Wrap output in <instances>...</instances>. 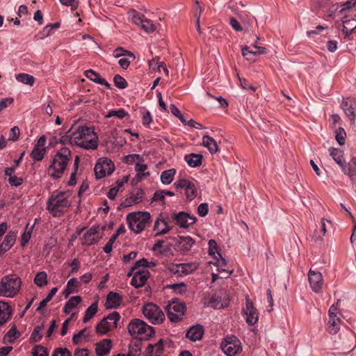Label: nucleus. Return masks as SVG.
Instances as JSON below:
<instances>
[{"label": "nucleus", "mask_w": 356, "mask_h": 356, "mask_svg": "<svg viewBox=\"0 0 356 356\" xmlns=\"http://www.w3.org/2000/svg\"><path fill=\"white\" fill-rule=\"evenodd\" d=\"M74 145L85 149H96L98 146V136L93 127H78L74 131Z\"/></svg>", "instance_id": "1"}, {"label": "nucleus", "mask_w": 356, "mask_h": 356, "mask_svg": "<svg viewBox=\"0 0 356 356\" xmlns=\"http://www.w3.org/2000/svg\"><path fill=\"white\" fill-rule=\"evenodd\" d=\"M71 159V152L67 147L61 148L54 156L48 168L49 175L54 179H59L64 173Z\"/></svg>", "instance_id": "2"}, {"label": "nucleus", "mask_w": 356, "mask_h": 356, "mask_svg": "<svg viewBox=\"0 0 356 356\" xmlns=\"http://www.w3.org/2000/svg\"><path fill=\"white\" fill-rule=\"evenodd\" d=\"M70 195L67 192L54 191L47 202V210L54 217H60L64 214L63 209L70 206Z\"/></svg>", "instance_id": "3"}, {"label": "nucleus", "mask_w": 356, "mask_h": 356, "mask_svg": "<svg viewBox=\"0 0 356 356\" xmlns=\"http://www.w3.org/2000/svg\"><path fill=\"white\" fill-rule=\"evenodd\" d=\"M329 152L334 161L340 165L343 173L356 184V157L352 158L350 161L346 163L343 161V152L341 149L330 147Z\"/></svg>", "instance_id": "4"}, {"label": "nucleus", "mask_w": 356, "mask_h": 356, "mask_svg": "<svg viewBox=\"0 0 356 356\" xmlns=\"http://www.w3.org/2000/svg\"><path fill=\"white\" fill-rule=\"evenodd\" d=\"M128 332L131 336L140 341L147 340L155 333L152 326L138 318L131 321L128 325Z\"/></svg>", "instance_id": "5"}, {"label": "nucleus", "mask_w": 356, "mask_h": 356, "mask_svg": "<svg viewBox=\"0 0 356 356\" xmlns=\"http://www.w3.org/2000/svg\"><path fill=\"white\" fill-rule=\"evenodd\" d=\"M148 211H135L127 214V222L129 228L136 234H140L150 222Z\"/></svg>", "instance_id": "6"}, {"label": "nucleus", "mask_w": 356, "mask_h": 356, "mask_svg": "<svg viewBox=\"0 0 356 356\" xmlns=\"http://www.w3.org/2000/svg\"><path fill=\"white\" fill-rule=\"evenodd\" d=\"M22 281L19 277L7 275L0 283V296L13 298L19 291Z\"/></svg>", "instance_id": "7"}, {"label": "nucleus", "mask_w": 356, "mask_h": 356, "mask_svg": "<svg viewBox=\"0 0 356 356\" xmlns=\"http://www.w3.org/2000/svg\"><path fill=\"white\" fill-rule=\"evenodd\" d=\"M168 318L171 322H179L183 318L186 310V305L177 299L172 300L165 308Z\"/></svg>", "instance_id": "8"}, {"label": "nucleus", "mask_w": 356, "mask_h": 356, "mask_svg": "<svg viewBox=\"0 0 356 356\" xmlns=\"http://www.w3.org/2000/svg\"><path fill=\"white\" fill-rule=\"evenodd\" d=\"M144 316L153 324H161L165 319L162 310L154 303H147L143 307Z\"/></svg>", "instance_id": "9"}, {"label": "nucleus", "mask_w": 356, "mask_h": 356, "mask_svg": "<svg viewBox=\"0 0 356 356\" xmlns=\"http://www.w3.org/2000/svg\"><path fill=\"white\" fill-rule=\"evenodd\" d=\"M115 170L113 161L106 158H100L95 166L94 170L97 179H102L106 175H111Z\"/></svg>", "instance_id": "10"}, {"label": "nucleus", "mask_w": 356, "mask_h": 356, "mask_svg": "<svg viewBox=\"0 0 356 356\" xmlns=\"http://www.w3.org/2000/svg\"><path fill=\"white\" fill-rule=\"evenodd\" d=\"M221 349L227 356H235L241 351V343L236 337L232 335L224 339Z\"/></svg>", "instance_id": "11"}, {"label": "nucleus", "mask_w": 356, "mask_h": 356, "mask_svg": "<svg viewBox=\"0 0 356 356\" xmlns=\"http://www.w3.org/2000/svg\"><path fill=\"white\" fill-rule=\"evenodd\" d=\"M120 314L117 312H113L109 314L107 316L103 318L101 321L96 326V331L101 334H106L110 331V325L111 321L114 326L117 327V322L120 320Z\"/></svg>", "instance_id": "12"}, {"label": "nucleus", "mask_w": 356, "mask_h": 356, "mask_svg": "<svg viewBox=\"0 0 356 356\" xmlns=\"http://www.w3.org/2000/svg\"><path fill=\"white\" fill-rule=\"evenodd\" d=\"M171 218L172 220L176 221L177 225H179L181 228H188L197 221V218L195 216H190L189 213L184 211L173 213Z\"/></svg>", "instance_id": "13"}, {"label": "nucleus", "mask_w": 356, "mask_h": 356, "mask_svg": "<svg viewBox=\"0 0 356 356\" xmlns=\"http://www.w3.org/2000/svg\"><path fill=\"white\" fill-rule=\"evenodd\" d=\"M243 313L245 316V321L248 325H253L258 321L259 316L257 309L248 298H246L245 308L243 310Z\"/></svg>", "instance_id": "14"}, {"label": "nucleus", "mask_w": 356, "mask_h": 356, "mask_svg": "<svg viewBox=\"0 0 356 356\" xmlns=\"http://www.w3.org/2000/svg\"><path fill=\"white\" fill-rule=\"evenodd\" d=\"M308 279L312 291L316 293L320 292L323 281L321 273L310 269L308 272Z\"/></svg>", "instance_id": "15"}, {"label": "nucleus", "mask_w": 356, "mask_h": 356, "mask_svg": "<svg viewBox=\"0 0 356 356\" xmlns=\"http://www.w3.org/2000/svg\"><path fill=\"white\" fill-rule=\"evenodd\" d=\"M149 276V273L147 270H138L134 274L131 281V284L136 288L141 287L145 285Z\"/></svg>", "instance_id": "16"}, {"label": "nucleus", "mask_w": 356, "mask_h": 356, "mask_svg": "<svg viewBox=\"0 0 356 356\" xmlns=\"http://www.w3.org/2000/svg\"><path fill=\"white\" fill-rule=\"evenodd\" d=\"M195 241L191 236H178V239L176 241L175 245L179 251L182 253L188 252L193 244Z\"/></svg>", "instance_id": "17"}, {"label": "nucleus", "mask_w": 356, "mask_h": 356, "mask_svg": "<svg viewBox=\"0 0 356 356\" xmlns=\"http://www.w3.org/2000/svg\"><path fill=\"white\" fill-rule=\"evenodd\" d=\"M122 302V297L118 293L111 291L106 296L105 307L107 309L118 308Z\"/></svg>", "instance_id": "18"}, {"label": "nucleus", "mask_w": 356, "mask_h": 356, "mask_svg": "<svg viewBox=\"0 0 356 356\" xmlns=\"http://www.w3.org/2000/svg\"><path fill=\"white\" fill-rule=\"evenodd\" d=\"M99 232V226L91 227L83 235V244L85 245H91L98 241V237H96Z\"/></svg>", "instance_id": "19"}, {"label": "nucleus", "mask_w": 356, "mask_h": 356, "mask_svg": "<svg viewBox=\"0 0 356 356\" xmlns=\"http://www.w3.org/2000/svg\"><path fill=\"white\" fill-rule=\"evenodd\" d=\"M95 353L97 356L107 355L112 348L111 339H105L96 343Z\"/></svg>", "instance_id": "20"}, {"label": "nucleus", "mask_w": 356, "mask_h": 356, "mask_svg": "<svg viewBox=\"0 0 356 356\" xmlns=\"http://www.w3.org/2000/svg\"><path fill=\"white\" fill-rule=\"evenodd\" d=\"M15 240L16 234L14 232H9L0 244V256H2L13 247Z\"/></svg>", "instance_id": "21"}, {"label": "nucleus", "mask_w": 356, "mask_h": 356, "mask_svg": "<svg viewBox=\"0 0 356 356\" xmlns=\"http://www.w3.org/2000/svg\"><path fill=\"white\" fill-rule=\"evenodd\" d=\"M204 327L200 324L191 326L187 331L186 337L193 341L200 340L204 334Z\"/></svg>", "instance_id": "22"}, {"label": "nucleus", "mask_w": 356, "mask_h": 356, "mask_svg": "<svg viewBox=\"0 0 356 356\" xmlns=\"http://www.w3.org/2000/svg\"><path fill=\"white\" fill-rule=\"evenodd\" d=\"M12 309L8 302L0 300V326L6 323L10 318Z\"/></svg>", "instance_id": "23"}, {"label": "nucleus", "mask_w": 356, "mask_h": 356, "mask_svg": "<svg viewBox=\"0 0 356 356\" xmlns=\"http://www.w3.org/2000/svg\"><path fill=\"white\" fill-rule=\"evenodd\" d=\"M202 145L208 149L212 154L218 152V146L217 142L211 136L204 135L202 137Z\"/></svg>", "instance_id": "24"}, {"label": "nucleus", "mask_w": 356, "mask_h": 356, "mask_svg": "<svg viewBox=\"0 0 356 356\" xmlns=\"http://www.w3.org/2000/svg\"><path fill=\"white\" fill-rule=\"evenodd\" d=\"M203 156L202 154H186L184 157V160L186 161L188 165L192 168L199 167L202 165Z\"/></svg>", "instance_id": "25"}, {"label": "nucleus", "mask_w": 356, "mask_h": 356, "mask_svg": "<svg viewBox=\"0 0 356 356\" xmlns=\"http://www.w3.org/2000/svg\"><path fill=\"white\" fill-rule=\"evenodd\" d=\"M82 300L79 296L71 297L68 301L66 302L63 308L65 314H69L74 308H75Z\"/></svg>", "instance_id": "26"}, {"label": "nucleus", "mask_w": 356, "mask_h": 356, "mask_svg": "<svg viewBox=\"0 0 356 356\" xmlns=\"http://www.w3.org/2000/svg\"><path fill=\"white\" fill-rule=\"evenodd\" d=\"M20 335V332L17 330L16 325H14L4 336L3 342L5 343H13L15 339H18Z\"/></svg>", "instance_id": "27"}, {"label": "nucleus", "mask_w": 356, "mask_h": 356, "mask_svg": "<svg viewBox=\"0 0 356 356\" xmlns=\"http://www.w3.org/2000/svg\"><path fill=\"white\" fill-rule=\"evenodd\" d=\"M179 265H180L179 267L181 276L186 275L194 272L198 267V264L195 262L181 263L179 264Z\"/></svg>", "instance_id": "28"}, {"label": "nucleus", "mask_w": 356, "mask_h": 356, "mask_svg": "<svg viewBox=\"0 0 356 356\" xmlns=\"http://www.w3.org/2000/svg\"><path fill=\"white\" fill-rule=\"evenodd\" d=\"M79 282L74 277L71 278L67 283V286L63 291V295L65 298H67L70 294L77 291L76 288L79 286Z\"/></svg>", "instance_id": "29"}, {"label": "nucleus", "mask_w": 356, "mask_h": 356, "mask_svg": "<svg viewBox=\"0 0 356 356\" xmlns=\"http://www.w3.org/2000/svg\"><path fill=\"white\" fill-rule=\"evenodd\" d=\"M98 310V305L97 302H95L92 303L90 306L88 307L85 312L84 317L83 318V322L84 323H87L88 321H90L97 312Z\"/></svg>", "instance_id": "30"}, {"label": "nucleus", "mask_w": 356, "mask_h": 356, "mask_svg": "<svg viewBox=\"0 0 356 356\" xmlns=\"http://www.w3.org/2000/svg\"><path fill=\"white\" fill-rule=\"evenodd\" d=\"M175 172L176 171L173 168L163 171L161 175V182L163 184H170L173 180Z\"/></svg>", "instance_id": "31"}, {"label": "nucleus", "mask_w": 356, "mask_h": 356, "mask_svg": "<svg viewBox=\"0 0 356 356\" xmlns=\"http://www.w3.org/2000/svg\"><path fill=\"white\" fill-rule=\"evenodd\" d=\"M147 166L143 163H137L135 166V170L137 172L136 175V179L137 181H140L145 176L149 175V172H144V171L147 169Z\"/></svg>", "instance_id": "32"}, {"label": "nucleus", "mask_w": 356, "mask_h": 356, "mask_svg": "<svg viewBox=\"0 0 356 356\" xmlns=\"http://www.w3.org/2000/svg\"><path fill=\"white\" fill-rule=\"evenodd\" d=\"M16 79L22 83L32 86L35 82V78L29 74L20 73L16 76Z\"/></svg>", "instance_id": "33"}, {"label": "nucleus", "mask_w": 356, "mask_h": 356, "mask_svg": "<svg viewBox=\"0 0 356 356\" xmlns=\"http://www.w3.org/2000/svg\"><path fill=\"white\" fill-rule=\"evenodd\" d=\"M47 275L44 271L39 272L34 278V283L39 287H42L47 284Z\"/></svg>", "instance_id": "34"}, {"label": "nucleus", "mask_w": 356, "mask_h": 356, "mask_svg": "<svg viewBox=\"0 0 356 356\" xmlns=\"http://www.w3.org/2000/svg\"><path fill=\"white\" fill-rule=\"evenodd\" d=\"M113 56L115 58H120L122 56H127L129 58H131L132 60H134L136 58L135 55L131 51L126 50L121 47H119L113 50Z\"/></svg>", "instance_id": "35"}, {"label": "nucleus", "mask_w": 356, "mask_h": 356, "mask_svg": "<svg viewBox=\"0 0 356 356\" xmlns=\"http://www.w3.org/2000/svg\"><path fill=\"white\" fill-rule=\"evenodd\" d=\"M218 255L219 257L216 258V265L218 267V270L225 272L227 274V275H231L233 270L225 269L224 268V266H225L227 264L226 259L222 257L220 253H218Z\"/></svg>", "instance_id": "36"}, {"label": "nucleus", "mask_w": 356, "mask_h": 356, "mask_svg": "<svg viewBox=\"0 0 356 356\" xmlns=\"http://www.w3.org/2000/svg\"><path fill=\"white\" fill-rule=\"evenodd\" d=\"M45 152V148H38V147H34L31 153V156L35 161H39L43 159Z\"/></svg>", "instance_id": "37"}, {"label": "nucleus", "mask_w": 356, "mask_h": 356, "mask_svg": "<svg viewBox=\"0 0 356 356\" xmlns=\"http://www.w3.org/2000/svg\"><path fill=\"white\" fill-rule=\"evenodd\" d=\"M166 287L173 289L175 292L181 295L186 293L187 291L186 285L184 282L168 284Z\"/></svg>", "instance_id": "38"}, {"label": "nucleus", "mask_w": 356, "mask_h": 356, "mask_svg": "<svg viewBox=\"0 0 356 356\" xmlns=\"http://www.w3.org/2000/svg\"><path fill=\"white\" fill-rule=\"evenodd\" d=\"M43 329V326H36L31 335V337H30V342L31 343H35V342H38V341H40L42 337V330Z\"/></svg>", "instance_id": "39"}, {"label": "nucleus", "mask_w": 356, "mask_h": 356, "mask_svg": "<svg viewBox=\"0 0 356 356\" xmlns=\"http://www.w3.org/2000/svg\"><path fill=\"white\" fill-rule=\"evenodd\" d=\"M131 14V21L136 25L140 26L145 19V16L138 13L136 10L131 9L129 12Z\"/></svg>", "instance_id": "40"}, {"label": "nucleus", "mask_w": 356, "mask_h": 356, "mask_svg": "<svg viewBox=\"0 0 356 356\" xmlns=\"http://www.w3.org/2000/svg\"><path fill=\"white\" fill-rule=\"evenodd\" d=\"M186 197L190 201L193 200L197 195V189L195 184L192 182L186 187L185 190Z\"/></svg>", "instance_id": "41"}, {"label": "nucleus", "mask_w": 356, "mask_h": 356, "mask_svg": "<svg viewBox=\"0 0 356 356\" xmlns=\"http://www.w3.org/2000/svg\"><path fill=\"white\" fill-rule=\"evenodd\" d=\"M335 139L339 145H343L346 142V134L342 127L338 128L336 131Z\"/></svg>", "instance_id": "42"}, {"label": "nucleus", "mask_w": 356, "mask_h": 356, "mask_svg": "<svg viewBox=\"0 0 356 356\" xmlns=\"http://www.w3.org/2000/svg\"><path fill=\"white\" fill-rule=\"evenodd\" d=\"M33 356H48L49 352L47 348L41 345H35L32 351Z\"/></svg>", "instance_id": "43"}, {"label": "nucleus", "mask_w": 356, "mask_h": 356, "mask_svg": "<svg viewBox=\"0 0 356 356\" xmlns=\"http://www.w3.org/2000/svg\"><path fill=\"white\" fill-rule=\"evenodd\" d=\"M140 27L147 33H153L156 30V27L152 23V21L145 17Z\"/></svg>", "instance_id": "44"}, {"label": "nucleus", "mask_w": 356, "mask_h": 356, "mask_svg": "<svg viewBox=\"0 0 356 356\" xmlns=\"http://www.w3.org/2000/svg\"><path fill=\"white\" fill-rule=\"evenodd\" d=\"M113 82L115 86L120 89H124L127 87V81L119 74L115 75Z\"/></svg>", "instance_id": "45"}, {"label": "nucleus", "mask_w": 356, "mask_h": 356, "mask_svg": "<svg viewBox=\"0 0 356 356\" xmlns=\"http://www.w3.org/2000/svg\"><path fill=\"white\" fill-rule=\"evenodd\" d=\"M336 321H339L340 319L337 318L335 319V318H330L327 325H328V331L331 334H335L339 330V326L337 324Z\"/></svg>", "instance_id": "46"}, {"label": "nucleus", "mask_w": 356, "mask_h": 356, "mask_svg": "<svg viewBox=\"0 0 356 356\" xmlns=\"http://www.w3.org/2000/svg\"><path fill=\"white\" fill-rule=\"evenodd\" d=\"M128 113L123 108H120L118 111H110L106 115V118L116 117L119 119H122L127 116Z\"/></svg>", "instance_id": "47"}, {"label": "nucleus", "mask_w": 356, "mask_h": 356, "mask_svg": "<svg viewBox=\"0 0 356 356\" xmlns=\"http://www.w3.org/2000/svg\"><path fill=\"white\" fill-rule=\"evenodd\" d=\"M84 74L88 79H89L90 80L96 83H99V80L102 79L97 72H95L92 70H88L85 71Z\"/></svg>", "instance_id": "48"}, {"label": "nucleus", "mask_w": 356, "mask_h": 356, "mask_svg": "<svg viewBox=\"0 0 356 356\" xmlns=\"http://www.w3.org/2000/svg\"><path fill=\"white\" fill-rule=\"evenodd\" d=\"M70 129L62 135L60 138V143L62 144L70 143L74 145V132L70 134Z\"/></svg>", "instance_id": "49"}, {"label": "nucleus", "mask_w": 356, "mask_h": 356, "mask_svg": "<svg viewBox=\"0 0 356 356\" xmlns=\"http://www.w3.org/2000/svg\"><path fill=\"white\" fill-rule=\"evenodd\" d=\"M144 194V191L142 188L138 189L136 193H132L130 195L134 200L132 202H134V204H138L142 202L143 200Z\"/></svg>", "instance_id": "50"}, {"label": "nucleus", "mask_w": 356, "mask_h": 356, "mask_svg": "<svg viewBox=\"0 0 356 356\" xmlns=\"http://www.w3.org/2000/svg\"><path fill=\"white\" fill-rule=\"evenodd\" d=\"M170 109L172 114L178 118L184 124L186 123V120L184 118V115L175 104H170Z\"/></svg>", "instance_id": "51"}, {"label": "nucleus", "mask_w": 356, "mask_h": 356, "mask_svg": "<svg viewBox=\"0 0 356 356\" xmlns=\"http://www.w3.org/2000/svg\"><path fill=\"white\" fill-rule=\"evenodd\" d=\"M140 345L136 343L130 345L129 347V352L127 356H138L140 354Z\"/></svg>", "instance_id": "52"}, {"label": "nucleus", "mask_w": 356, "mask_h": 356, "mask_svg": "<svg viewBox=\"0 0 356 356\" xmlns=\"http://www.w3.org/2000/svg\"><path fill=\"white\" fill-rule=\"evenodd\" d=\"M20 134V131L18 127H13L9 133L8 140L16 141L18 140Z\"/></svg>", "instance_id": "53"}, {"label": "nucleus", "mask_w": 356, "mask_h": 356, "mask_svg": "<svg viewBox=\"0 0 356 356\" xmlns=\"http://www.w3.org/2000/svg\"><path fill=\"white\" fill-rule=\"evenodd\" d=\"M209 213V206L207 203H202L197 207V213L201 217L206 216Z\"/></svg>", "instance_id": "54"}, {"label": "nucleus", "mask_w": 356, "mask_h": 356, "mask_svg": "<svg viewBox=\"0 0 356 356\" xmlns=\"http://www.w3.org/2000/svg\"><path fill=\"white\" fill-rule=\"evenodd\" d=\"M52 356H72V354L67 348H57L53 352Z\"/></svg>", "instance_id": "55"}, {"label": "nucleus", "mask_w": 356, "mask_h": 356, "mask_svg": "<svg viewBox=\"0 0 356 356\" xmlns=\"http://www.w3.org/2000/svg\"><path fill=\"white\" fill-rule=\"evenodd\" d=\"M8 183L12 186H15V187L19 186L23 183V179L22 177H18L15 175L10 176V177L8 178Z\"/></svg>", "instance_id": "56"}, {"label": "nucleus", "mask_w": 356, "mask_h": 356, "mask_svg": "<svg viewBox=\"0 0 356 356\" xmlns=\"http://www.w3.org/2000/svg\"><path fill=\"white\" fill-rule=\"evenodd\" d=\"M180 265L179 264H169L168 268V270L174 275L180 277L181 276V272H180Z\"/></svg>", "instance_id": "57"}, {"label": "nucleus", "mask_w": 356, "mask_h": 356, "mask_svg": "<svg viewBox=\"0 0 356 356\" xmlns=\"http://www.w3.org/2000/svg\"><path fill=\"white\" fill-rule=\"evenodd\" d=\"M218 248V246L215 240L211 239L209 241V254L210 255H213L216 252L219 253Z\"/></svg>", "instance_id": "58"}, {"label": "nucleus", "mask_w": 356, "mask_h": 356, "mask_svg": "<svg viewBox=\"0 0 356 356\" xmlns=\"http://www.w3.org/2000/svg\"><path fill=\"white\" fill-rule=\"evenodd\" d=\"M60 2L65 6H71L72 10H76L79 6L78 0H59Z\"/></svg>", "instance_id": "59"}, {"label": "nucleus", "mask_w": 356, "mask_h": 356, "mask_svg": "<svg viewBox=\"0 0 356 356\" xmlns=\"http://www.w3.org/2000/svg\"><path fill=\"white\" fill-rule=\"evenodd\" d=\"M229 24L232 27V29L236 31H242L243 30V28L242 27L241 24L234 17L230 18Z\"/></svg>", "instance_id": "60"}, {"label": "nucleus", "mask_w": 356, "mask_h": 356, "mask_svg": "<svg viewBox=\"0 0 356 356\" xmlns=\"http://www.w3.org/2000/svg\"><path fill=\"white\" fill-rule=\"evenodd\" d=\"M161 221L162 223H163L165 227L163 229L159 231L156 233V236L164 235V234L168 233L172 228V226L168 225V222L165 219H162V220H161Z\"/></svg>", "instance_id": "61"}, {"label": "nucleus", "mask_w": 356, "mask_h": 356, "mask_svg": "<svg viewBox=\"0 0 356 356\" xmlns=\"http://www.w3.org/2000/svg\"><path fill=\"white\" fill-rule=\"evenodd\" d=\"M346 116L350 119L353 124L355 123V120L356 117V114L354 111V109L352 106H350L347 109L344 111Z\"/></svg>", "instance_id": "62"}, {"label": "nucleus", "mask_w": 356, "mask_h": 356, "mask_svg": "<svg viewBox=\"0 0 356 356\" xmlns=\"http://www.w3.org/2000/svg\"><path fill=\"white\" fill-rule=\"evenodd\" d=\"M241 52H242L243 56L245 57L248 60L254 61V60L251 57L248 56V55H253L254 54V53H253L254 51H250L249 49V47H248L247 45H245V46L242 47Z\"/></svg>", "instance_id": "63"}, {"label": "nucleus", "mask_w": 356, "mask_h": 356, "mask_svg": "<svg viewBox=\"0 0 356 356\" xmlns=\"http://www.w3.org/2000/svg\"><path fill=\"white\" fill-rule=\"evenodd\" d=\"M14 102V99L13 97H8L6 99H3L0 101V111L7 108L8 105L12 104Z\"/></svg>", "instance_id": "64"}]
</instances>
